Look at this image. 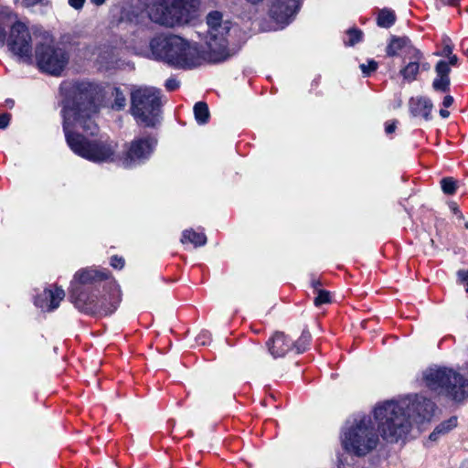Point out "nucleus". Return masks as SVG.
Masks as SVG:
<instances>
[{"label": "nucleus", "instance_id": "42", "mask_svg": "<svg viewBox=\"0 0 468 468\" xmlns=\"http://www.w3.org/2000/svg\"><path fill=\"white\" fill-rule=\"evenodd\" d=\"M309 340V335H303L299 342H302L303 345H305Z\"/></svg>", "mask_w": 468, "mask_h": 468}, {"label": "nucleus", "instance_id": "28", "mask_svg": "<svg viewBox=\"0 0 468 468\" xmlns=\"http://www.w3.org/2000/svg\"><path fill=\"white\" fill-rule=\"evenodd\" d=\"M360 69L364 75L368 76L378 69V62L373 59L368 60L367 63L361 64Z\"/></svg>", "mask_w": 468, "mask_h": 468}, {"label": "nucleus", "instance_id": "29", "mask_svg": "<svg viewBox=\"0 0 468 468\" xmlns=\"http://www.w3.org/2000/svg\"><path fill=\"white\" fill-rule=\"evenodd\" d=\"M330 303V294L328 292L320 290L318 292L317 296L314 298V304L316 306L322 305L324 303Z\"/></svg>", "mask_w": 468, "mask_h": 468}, {"label": "nucleus", "instance_id": "13", "mask_svg": "<svg viewBox=\"0 0 468 468\" xmlns=\"http://www.w3.org/2000/svg\"><path fill=\"white\" fill-rule=\"evenodd\" d=\"M154 137H139L133 139L126 147L122 158V164L126 168H132L144 164L154 153L156 146Z\"/></svg>", "mask_w": 468, "mask_h": 468}, {"label": "nucleus", "instance_id": "33", "mask_svg": "<svg viewBox=\"0 0 468 468\" xmlns=\"http://www.w3.org/2000/svg\"><path fill=\"white\" fill-rule=\"evenodd\" d=\"M111 265L115 269H122L124 265V261L122 258L114 256L111 259Z\"/></svg>", "mask_w": 468, "mask_h": 468}, {"label": "nucleus", "instance_id": "9", "mask_svg": "<svg viewBox=\"0 0 468 468\" xmlns=\"http://www.w3.org/2000/svg\"><path fill=\"white\" fill-rule=\"evenodd\" d=\"M131 113L145 127H154L160 122V91L154 87H134L131 91Z\"/></svg>", "mask_w": 468, "mask_h": 468}, {"label": "nucleus", "instance_id": "1", "mask_svg": "<svg viewBox=\"0 0 468 468\" xmlns=\"http://www.w3.org/2000/svg\"><path fill=\"white\" fill-rule=\"evenodd\" d=\"M97 87L81 82L74 87L72 97L65 102L63 130L66 142L77 155L93 163L112 162L117 144L113 141L96 138L99 126L95 122L98 112Z\"/></svg>", "mask_w": 468, "mask_h": 468}, {"label": "nucleus", "instance_id": "45", "mask_svg": "<svg viewBox=\"0 0 468 468\" xmlns=\"http://www.w3.org/2000/svg\"><path fill=\"white\" fill-rule=\"evenodd\" d=\"M337 466H338V468H343V466H344L343 460L341 458H338Z\"/></svg>", "mask_w": 468, "mask_h": 468}, {"label": "nucleus", "instance_id": "47", "mask_svg": "<svg viewBox=\"0 0 468 468\" xmlns=\"http://www.w3.org/2000/svg\"><path fill=\"white\" fill-rule=\"evenodd\" d=\"M461 468H468V461L463 462V463H462Z\"/></svg>", "mask_w": 468, "mask_h": 468}, {"label": "nucleus", "instance_id": "15", "mask_svg": "<svg viewBox=\"0 0 468 468\" xmlns=\"http://www.w3.org/2000/svg\"><path fill=\"white\" fill-rule=\"evenodd\" d=\"M64 297L65 292L62 288H47L36 297L35 304L43 311L51 312L59 306Z\"/></svg>", "mask_w": 468, "mask_h": 468}, {"label": "nucleus", "instance_id": "17", "mask_svg": "<svg viewBox=\"0 0 468 468\" xmlns=\"http://www.w3.org/2000/svg\"><path fill=\"white\" fill-rule=\"evenodd\" d=\"M436 78L432 81V88L436 91L446 92L450 89L451 68L444 60H440L435 66Z\"/></svg>", "mask_w": 468, "mask_h": 468}, {"label": "nucleus", "instance_id": "11", "mask_svg": "<svg viewBox=\"0 0 468 468\" xmlns=\"http://www.w3.org/2000/svg\"><path fill=\"white\" fill-rule=\"evenodd\" d=\"M36 59L42 71L58 76L65 69L69 57L63 48L52 42H46L37 46Z\"/></svg>", "mask_w": 468, "mask_h": 468}, {"label": "nucleus", "instance_id": "46", "mask_svg": "<svg viewBox=\"0 0 468 468\" xmlns=\"http://www.w3.org/2000/svg\"><path fill=\"white\" fill-rule=\"evenodd\" d=\"M247 1L250 2V4L256 5L260 2H261L262 0H247Z\"/></svg>", "mask_w": 468, "mask_h": 468}, {"label": "nucleus", "instance_id": "32", "mask_svg": "<svg viewBox=\"0 0 468 468\" xmlns=\"http://www.w3.org/2000/svg\"><path fill=\"white\" fill-rule=\"evenodd\" d=\"M179 87V81L176 79H168L166 81H165V88L167 90H176L177 88Z\"/></svg>", "mask_w": 468, "mask_h": 468}, {"label": "nucleus", "instance_id": "34", "mask_svg": "<svg viewBox=\"0 0 468 468\" xmlns=\"http://www.w3.org/2000/svg\"><path fill=\"white\" fill-rule=\"evenodd\" d=\"M10 121L9 114H3L0 116V129H5L8 126Z\"/></svg>", "mask_w": 468, "mask_h": 468}, {"label": "nucleus", "instance_id": "6", "mask_svg": "<svg viewBox=\"0 0 468 468\" xmlns=\"http://www.w3.org/2000/svg\"><path fill=\"white\" fill-rule=\"evenodd\" d=\"M149 18L161 26L175 27L196 17L195 0H145Z\"/></svg>", "mask_w": 468, "mask_h": 468}, {"label": "nucleus", "instance_id": "40", "mask_svg": "<svg viewBox=\"0 0 468 468\" xmlns=\"http://www.w3.org/2000/svg\"><path fill=\"white\" fill-rule=\"evenodd\" d=\"M420 69L422 70H429L430 69V64L428 62H424L423 59L420 60Z\"/></svg>", "mask_w": 468, "mask_h": 468}, {"label": "nucleus", "instance_id": "19", "mask_svg": "<svg viewBox=\"0 0 468 468\" xmlns=\"http://www.w3.org/2000/svg\"><path fill=\"white\" fill-rule=\"evenodd\" d=\"M292 346V341L282 333H276L268 343L269 351L273 357L285 356Z\"/></svg>", "mask_w": 468, "mask_h": 468}, {"label": "nucleus", "instance_id": "24", "mask_svg": "<svg viewBox=\"0 0 468 468\" xmlns=\"http://www.w3.org/2000/svg\"><path fill=\"white\" fill-rule=\"evenodd\" d=\"M195 119L199 124H205L208 122L210 114L207 103L198 101L194 106Z\"/></svg>", "mask_w": 468, "mask_h": 468}, {"label": "nucleus", "instance_id": "16", "mask_svg": "<svg viewBox=\"0 0 468 468\" xmlns=\"http://www.w3.org/2000/svg\"><path fill=\"white\" fill-rule=\"evenodd\" d=\"M386 53L388 57L402 55L406 58L412 53L418 54V48L411 44L408 37L392 36L387 45Z\"/></svg>", "mask_w": 468, "mask_h": 468}, {"label": "nucleus", "instance_id": "5", "mask_svg": "<svg viewBox=\"0 0 468 468\" xmlns=\"http://www.w3.org/2000/svg\"><path fill=\"white\" fill-rule=\"evenodd\" d=\"M5 41L9 50L19 59L26 62L31 60L32 45L28 27L8 7L0 9V43L4 45Z\"/></svg>", "mask_w": 468, "mask_h": 468}, {"label": "nucleus", "instance_id": "20", "mask_svg": "<svg viewBox=\"0 0 468 468\" xmlns=\"http://www.w3.org/2000/svg\"><path fill=\"white\" fill-rule=\"evenodd\" d=\"M431 110L432 103L428 98L418 97L410 101V111L415 116L422 117L428 121L431 119Z\"/></svg>", "mask_w": 468, "mask_h": 468}, {"label": "nucleus", "instance_id": "26", "mask_svg": "<svg viewBox=\"0 0 468 468\" xmlns=\"http://www.w3.org/2000/svg\"><path fill=\"white\" fill-rule=\"evenodd\" d=\"M441 186L443 193L452 195L457 189V181L452 177H445L441 181Z\"/></svg>", "mask_w": 468, "mask_h": 468}, {"label": "nucleus", "instance_id": "21", "mask_svg": "<svg viewBox=\"0 0 468 468\" xmlns=\"http://www.w3.org/2000/svg\"><path fill=\"white\" fill-rule=\"evenodd\" d=\"M457 426V418L451 417L447 420L441 422L437 425L433 431L430 434L429 440L431 441H438L441 437L448 434Z\"/></svg>", "mask_w": 468, "mask_h": 468}, {"label": "nucleus", "instance_id": "41", "mask_svg": "<svg viewBox=\"0 0 468 468\" xmlns=\"http://www.w3.org/2000/svg\"><path fill=\"white\" fill-rule=\"evenodd\" d=\"M440 115L442 117V118H448L449 115H450V112L447 111V110H444V109H441L440 111Z\"/></svg>", "mask_w": 468, "mask_h": 468}, {"label": "nucleus", "instance_id": "44", "mask_svg": "<svg viewBox=\"0 0 468 468\" xmlns=\"http://www.w3.org/2000/svg\"><path fill=\"white\" fill-rule=\"evenodd\" d=\"M90 1H91V3H93L96 5H101L105 2V0H90Z\"/></svg>", "mask_w": 468, "mask_h": 468}, {"label": "nucleus", "instance_id": "7", "mask_svg": "<svg viewBox=\"0 0 468 468\" xmlns=\"http://www.w3.org/2000/svg\"><path fill=\"white\" fill-rule=\"evenodd\" d=\"M120 301L121 292L113 280L103 283L100 292L73 291V304L87 314H112L117 309Z\"/></svg>", "mask_w": 468, "mask_h": 468}, {"label": "nucleus", "instance_id": "23", "mask_svg": "<svg viewBox=\"0 0 468 468\" xmlns=\"http://www.w3.org/2000/svg\"><path fill=\"white\" fill-rule=\"evenodd\" d=\"M395 21L396 15L392 10L383 8L378 11L377 16V25L379 27L389 28L391 26L394 25Z\"/></svg>", "mask_w": 468, "mask_h": 468}, {"label": "nucleus", "instance_id": "39", "mask_svg": "<svg viewBox=\"0 0 468 468\" xmlns=\"http://www.w3.org/2000/svg\"><path fill=\"white\" fill-rule=\"evenodd\" d=\"M458 277L460 278V280L462 281H467L468 280V272L467 271H460L458 272Z\"/></svg>", "mask_w": 468, "mask_h": 468}, {"label": "nucleus", "instance_id": "22", "mask_svg": "<svg viewBox=\"0 0 468 468\" xmlns=\"http://www.w3.org/2000/svg\"><path fill=\"white\" fill-rule=\"evenodd\" d=\"M181 242L183 244L189 242L195 247H201L207 243V237L205 234L196 232L193 229H186L182 233Z\"/></svg>", "mask_w": 468, "mask_h": 468}, {"label": "nucleus", "instance_id": "27", "mask_svg": "<svg viewBox=\"0 0 468 468\" xmlns=\"http://www.w3.org/2000/svg\"><path fill=\"white\" fill-rule=\"evenodd\" d=\"M362 32L357 29H350L347 31V38L345 40L349 46H354L361 40Z\"/></svg>", "mask_w": 468, "mask_h": 468}, {"label": "nucleus", "instance_id": "38", "mask_svg": "<svg viewBox=\"0 0 468 468\" xmlns=\"http://www.w3.org/2000/svg\"><path fill=\"white\" fill-rule=\"evenodd\" d=\"M43 0H24L27 6H33L39 3H41Z\"/></svg>", "mask_w": 468, "mask_h": 468}, {"label": "nucleus", "instance_id": "37", "mask_svg": "<svg viewBox=\"0 0 468 468\" xmlns=\"http://www.w3.org/2000/svg\"><path fill=\"white\" fill-rule=\"evenodd\" d=\"M395 129H396L395 122L388 123L385 128L387 133H392L395 131Z\"/></svg>", "mask_w": 468, "mask_h": 468}, {"label": "nucleus", "instance_id": "43", "mask_svg": "<svg viewBox=\"0 0 468 468\" xmlns=\"http://www.w3.org/2000/svg\"><path fill=\"white\" fill-rule=\"evenodd\" d=\"M296 350H297V353H302L303 350H304V347L303 346H300L299 343H296L294 345Z\"/></svg>", "mask_w": 468, "mask_h": 468}, {"label": "nucleus", "instance_id": "35", "mask_svg": "<svg viewBox=\"0 0 468 468\" xmlns=\"http://www.w3.org/2000/svg\"><path fill=\"white\" fill-rule=\"evenodd\" d=\"M452 103H453V98L451 95H447V96L444 97L443 101H442V105L445 108H448V107L452 106Z\"/></svg>", "mask_w": 468, "mask_h": 468}, {"label": "nucleus", "instance_id": "18", "mask_svg": "<svg viewBox=\"0 0 468 468\" xmlns=\"http://www.w3.org/2000/svg\"><path fill=\"white\" fill-rule=\"evenodd\" d=\"M406 58H408L409 61L401 68L399 74L405 81L412 82L417 79V75L420 69V60L423 59V54L418 49V54L412 53Z\"/></svg>", "mask_w": 468, "mask_h": 468}, {"label": "nucleus", "instance_id": "10", "mask_svg": "<svg viewBox=\"0 0 468 468\" xmlns=\"http://www.w3.org/2000/svg\"><path fill=\"white\" fill-rule=\"evenodd\" d=\"M207 30L206 44L207 47L208 62H221L230 58L234 52L228 48L227 36L229 33L231 23L223 20L222 14L214 11L207 16Z\"/></svg>", "mask_w": 468, "mask_h": 468}, {"label": "nucleus", "instance_id": "14", "mask_svg": "<svg viewBox=\"0 0 468 468\" xmlns=\"http://www.w3.org/2000/svg\"><path fill=\"white\" fill-rule=\"evenodd\" d=\"M270 15L281 27L291 22L299 5V0H270Z\"/></svg>", "mask_w": 468, "mask_h": 468}, {"label": "nucleus", "instance_id": "12", "mask_svg": "<svg viewBox=\"0 0 468 468\" xmlns=\"http://www.w3.org/2000/svg\"><path fill=\"white\" fill-rule=\"evenodd\" d=\"M107 281H112L109 277V272L105 270H98L95 268L80 269L73 276L70 282V298L73 303L74 289L84 292H100V288Z\"/></svg>", "mask_w": 468, "mask_h": 468}, {"label": "nucleus", "instance_id": "8", "mask_svg": "<svg viewBox=\"0 0 468 468\" xmlns=\"http://www.w3.org/2000/svg\"><path fill=\"white\" fill-rule=\"evenodd\" d=\"M425 385L438 395L461 401L468 397V380L446 367H430L423 374Z\"/></svg>", "mask_w": 468, "mask_h": 468}, {"label": "nucleus", "instance_id": "36", "mask_svg": "<svg viewBox=\"0 0 468 468\" xmlns=\"http://www.w3.org/2000/svg\"><path fill=\"white\" fill-rule=\"evenodd\" d=\"M447 58H448V59H449V60H448V62H447V64L449 65V67H450V66H456V65H457V63H458V58H457V56H456V55H453V54H452V55H451V56H449V57H447Z\"/></svg>", "mask_w": 468, "mask_h": 468}, {"label": "nucleus", "instance_id": "31", "mask_svg": "<svg viewBox=\"0 0 468 468\" xmlns=\"http://www.w3.org/2000/svg\"><path fill=\"white\" fill-rule=\"evenodd\" d=\"M86 0H68V4L73 9L80 11L83 8Z\"/></svg>", "mask_w": 468, "mask_h": 468}, {"label": "nucleus", "instance_id": "25", "mask_svg": "<svg viewBox=\"0 0 468 468\" xmlns=\"http://www.w3.org/2000/svg\"><path fill=\"white\" fill-rule=\"evenodd\" d=\"M112 96L114 98L112 105V109L117 111L122 110L126 105V98L123 92L119 88H114Z\"/></svg>", "mask_w": 468, "mask_h": 468}, {"label": "nucleus", "instance_id": "30", "mask_svg": "<svg viewBox=\"0 0 468 468\" xmlns=\"http://www.w3.org/2000/svg\"><path fill=\"white\" fill-rule=\"evenodd\" d=\"M444 48L442 49V51L441 53H436V55H440V56H443V57H449L451 55H452V46L451 45V39L449 37H447L445 40H444Z\"/></svg>", "mask_w": 468, "mask_h": 468}, {"label": "nucleus", "instance_id": "4", "mask_svg": "<svg viewBox=\"0 0 468 468\" xmlns=\"http://www.w3.org/2000/svg\"><path fill=\"white\" fill-rule=\"evenodd\" d=\"M380 432L370 416L354 420L342 431V448L349 454L364 457L373 452L379 443Z\"/></svg>", "mask_w": 468, "mask_h": 468}, {"label": "nucleus", "instance_id": "48", "mask_svg": "<svg viewBox=\"0 0 468 468\" xmlns=\"http://www.w3.org/2000/svg\"><path fill=\"white\" fill-rule=\"evenodd\" d=\"M461 46L464 47V41H462Z\"/></svg>", "mask_w": 468, "mask_h": 468}, {"label": "nucleus", "instance_id": "3", "mask_svg": "<svg viewBox=\"0 0 468 468\" xmlns=\"http://www.w3.org/2000/svg\"><path fill=\"white\" fill-rule=\"evenodd\" d=\"M150 57L180 69H192L208 62V55L196 42L177 35H158L149 44Z\"/></svg>", "mask_w": 468, "mask_h": 468}, {"label": "nucleus", "instance_id": "2", "mask_svg": "<svg viewBox=\"0 0 468 468\" xmlns=\"http://www.w3.org/2000/svg\"><path fill=\"white\" fill-rule=\"evenodd\" d=\"M435 404L427 398L414 394L399 400L378 402L371 413L381 438L388 443L404 442L414 422L430 420Z\"/></svg>", "mask_w": 468, "mask_h": 468}]
</instances>
